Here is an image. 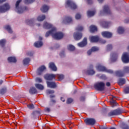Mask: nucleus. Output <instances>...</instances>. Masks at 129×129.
<instances>
[{
    "mask_svg": "<svg viewBox=\"0 0 129 129\" xmlns=\"http://www.w3.org/2000/svg\"><path fill=\"white\" fill-rule=\"evenodd\" d=\"M125 94H128L129 93V87H126L124 90Z\"/></svg>",
    "mask_w": 129,
    "mask_h": 129,
    "instance_id": "09e8293b",
    "label": "nucleus"
},
{
    "mask_svg": "<svg viewBox=\"0 0 129 129\" xmlns=\"http://www.w3.org/2000/svg\"><path fill=\"white\" fill-rule=\"evenodd\" d=\"M8 60L10 63H16V62H17V58L14 56H10L8 57Z\"/></svg>",
    "mask_w": 129,
    "mask_h": 129,
    "instance_id": "bb28decb",
    "label": "nucleus"
},
{
    "mask_svg": "<svg viewBox=\"0 0 129 129\" xmlns=\"http://www.w3.org/2000/svg\"><path fill=\"white\" fill-rule=\"evenodd\" d=\"M85 122L86 123V124H88L89 125H94V124H95V122H96V121L94 118H90L85 119Z\"/></svg>",
    "mask_w": 129,
    "mask_h": 129,
    "instance_id": "ddd939ff",
    "label": "nucleus"
},
{
    "mask_svg": "<svg viewBox=\"0 0 129 129\" xmlns=\"http://www.w3.org/2000/svg\"><path fill=\"white\" fill-rule=\"evenodd\" d=\"M43 46V42L42 41H38L34 43V46L36 48H41Z\"/></svg>",
    "mask_w": 129,
    "mask_h": 129,
    "instance_id": "b1692460",
    "label": "nucleus"
},
{
    "mask_svg": "<svg viewBox=\"0 0 129 129\" xmlns=\"http://www.w3.org/2000/svg\"><path fill=\"white\" fill-rule=\"evenodd\" d=\"M29 93L30 94H35L37 93V89L35 87L31 88L29 90Z\"/></svg>",
    "mask_w": 129,
    "mask_h": 129,
    "instance_id": "c9c22d12",
    "label": "nucleus"
},
{
    "mask_svg": "<svg viewBox=\"0 0 129 129\" xmlns=\"http://www.w3.org/2000/svg\"><path fill=\"white\" fill-rule=\"evenodd\" d=\"M110 25V22H106V21H103L102 23H101V25H102V27L104 28H107L108 26Z\"/></svg>",
    "mask_w": 129,
    "mask_h": 129,
    "instance_id": "2f4dec72",
    "label": "nucleus"
},
{
    "mask_svg": "<svg viewBox=\"0 0 129 129\" xmlns=\"http://www.w3.org/2000/svg\"><path fill=\"white\" fill-rule=\"evenodd\" d=\"M55 103H56V99L51 98L50 101L49 102V105L50 106H52V105H54V104H55Z\"/></svg>",
    "mask_w": 129,
    "mask_h": 129,
    "instance_id": "ea45409f",
    "label": "nucleus"
},
{
    "mask_svg": "<svg viewBox=\"0 0 129 129\" xmlns=\"http://www.w3.org/2000/svg\"><path fill=\"white\" fill-rule=\"evenodd\" d=\"M46 19V16H45L44 15H39L38 17H37V21H38V22H42V21H44V20H45Z\"/></svg>",
    "mask_w": 129,
    "mask_h": 129,
    "instance_id": "7c9ffc66",
    "label": "nucleus"
},
{
    "mask_svg": "<svg viewBox=\"0 0 129 129\" xmlns=\"http://www.w3.org/2000/svg\"><path fill=\"white\" fill-rule=\"evenodd\" d=\"M59 55L60 57H61V58H64V57L66 56L65 52L64 51H61L60 52Z\"/></svg>",
    "mask_w": 129,
    "mask_h": 129,
    "instance_id": "3c124183",
    "label": "nucleus"
},
{
    "mask_svg": "<svg viewBox=\"0 0 129 129\" xmlns=\"http://www.w3.org/2000/svg\"><path fill=\"white\" fill-rule=\"evenodd\" d=\"M108 14H110L109 7L107 5H105L103 7V10L100 11L99 15L100 16H104V15H107Z\"/></svg>",
    "mask_w": 129,
    "mask_h": 129,
    "instance_id": "0eeeda50",
    "label": "nucleus"
},
{
    "mask_svg": "<svg viewBox=\"0 0 129 129\" xmlns=\"http://www.w3.org/2000/svg\"><path fill=\"white\" fill-rule=\"evenodd\" d=\"M46 84L47 87H49V88H56L57 86L54 82L47 81Z\"/></svg>",
    "mask_w": 129,
    "mask_h": 129,
    "instance_id": "a211bd4d",
    "label": "nucleus"
},
{
    "mask_svg": "<svg viewBox=\"0 0 129 129\" xmlns=\"http://www.w3.org/2000/svg\"><path fill=\"white\" fill-rule=\"evenodd\" d=\"M118 84L120 85V86H122L123 84H125V79H120L118 81Z\"/></svg>",
    "mask_w": 129,
    "mask_h": 129,
    "instance_id": "72a5a7b5",
    "label": "nucleus"
},
{
    "mask_svg": "<svg viewBox=\"0 0 129 129\" xmlns=\"http://www.w3.org/2000/svg\"><path fill=\"white\" fill-rule=\"evenodd\" d=\"M4 28L5 30H6V31H8V33H10V34L13 33V30H12V27H11V26L8 25H5Z\"/></svg>",
    "mask_w": 129,
    "mask_h": 129,
    "instance_id": "cd10ccee",
    "label": "nucleus"
},
{
    "mask_svg": "<svg viewBox=\"0 0 129 129\" xmlns=\"http://www.w3.org/2000/svg\"><path fill=\"white\" fill-rule=\"evenodd\" d=\"M106 86H110V83H109V82H107V83H106Z\"/></svg>",
    "mask_w": 129,
    "mask_h": 129,
    "instance_id": "774afa93",
    "label": "nucleus"
},
{
    "mask_svg": "<svg viewBox=\"0 0 129 129\" xmlns=\"http://www.w3.org/2000/svg\"><path fill=\"white\" fill-rule=\"evenodd\" d=\"M66 7L70 8L71 10H76V9H77V5L71 0H67L66 2Z\"/></svg>",
    "mask_w": 129,
    "mask_h": 129,
    "instance_id": "423d86ee",
    "label": "nucleus"
},
{
    "mask_svg": "<svg viewBox=\"0 0 129 129\" xmlns=\"http://www.w3.org/2000/svg\"><path fill=\"white\" fill-rule=\"evenodd\" d=\"M73 19L70 16H64L61 20V23L62 25H68L70 23H72Z\"/></svg>",
    "mask_w": 129,
    "mask_h": 129,
    "instance_id": "39448f33",
    "label": "nucleus"
},
{
    "mask_svg": "<svg viewBox=\"0 0 129 129\" xmlns=\"http://www.w3.org/2000/svg\"><path fill=\"white\" fill-rule=\"evenodd\" d=\"M27 107H28L29 109H34V105L33 104L28 105Z\"/></svg>",
    "mask_w": 129,
    "mask_h": 129,
    "instance_id": "13d9d810",
    "label": "nucleus"
},
{
    "mask_svg": "<svg viewBox=\"0 0 129 129\" xmlns=\"http://www.w3.org/2000/svg\"><path fill=\"white\" fill-rule=\"evenodd\" d=\"M104 86H105V84L102 82H98L94 85L95 89L100 91L104 90Z\"/></svg>",
    "mask_w": 129,
    "mask_h": 129,
    "instance_id": "6e6552de",
    "label": "nucleus"
},
{
    "mask_svg": "<svg viewBox=\"0 0 129 129\" xmlns=\"http://www.w3.org/2000/svg\"><path fill=\"white\" fill-rule=\"evenodd\" d=\"M92 52H93V51H92V50H91V49L88 50V51L87 52V54L88 56H90V55H91V54H92Z\"/></svg>",
    "mask_w": 129,
    "mask_h": 129,
    "instance_id": "4d7b16f0",
    "label": "nucleus"
},
{
    "mask_svg": "<svg viewBox=\"0 0 129 129\" xmlns=\"http://www.w3.org/2000/svg\"><path fill=\"white\" fill-rule=\"evenodd\" d=\"M6 42L7 41L6 40V39H1L0 40V46H2V47H5V45H6Z\"/></svg>",
    "mask_w": 129,
    "mask_h": 129,
    "instance_id": "58836bf2",
    "label": "nucleus"
},
{
    "mask_svg": "<svg viewBox=\"0 0 129 129\" xmlns=\"http://www.w3.org/2000/svg\"><path fill=\"white\" fill-rule=\"evenodd\" d=\"M117 32L118 34H119L120 35L123 34V33H124V28L121 26H119L117 29Z\"/></svg>",
    "mask_w": 129,
    "mask_h": 129,
    "instance_id": "a878e982",
    "label": "nucleus"
},
{
    "mask_svg": "<svg viewBox=\"0 0 129 129\" xmlns=\"http://www.w3.org/2000/svg\"><path fill=\"white\" fill-rule=\"evenodd\" d=\"M90 41L92 43H96L99 41V37L97 36H93L90 37Z\"/></svg>",
    "mask_w": 129,
    "mask_h": 129,
    "instance_id": "aec40b11",
    "label": "nucleus"
},
{
    "mask_svg": "<svg viewBox=\"0 0 129 129\" xmlns=\"http://www.w3.org/2000/svg\"><path fill=\"white\" fill-rule=\"evenodd\" d=\"M30 61H31V59L29 57H26L24 58L23 60L24 65H28L30 63Z\"/></svg>",
    "mask_w": 129,
    "mask_h": 129,
    "instance_id": "f704fd0d",
    "label": "nucleus"
},
{
    "mask_svg": "<svg viewBox=\"0 0 129 129\" xmlns=\"http://www.w3.org/2000/svg\"><path fill=\"white\" fill-rule=\"evenodd\" d=\"M72 102H73V99L71 98L68 99L67 101V103L68 104H70V103H72Z\"/></svg>",
    "mask_w": 129,
    "mask_h": 129,
    "instance_id": "49530a36",
    "label": "nucleus"
},
{
    "mask_svg": "<svg viewBox=\"0 0 129 129\" xmlns=\"http://www.w3.org/2000/svg\"><path fill=\"white\" fill-rule=\"evenodd\" d=\"M40 114V111L38 110L34 111L33 112H32L31 114V118H33V119H35L36 118V116L37 115Z\"/></svg>",
    "mask_w": 129,
    "mask_h": 129,
    "instance_id": "5701e85b",
    "label": "nucleus"
},
{
    "mask_svg": "<svg viewBox=\"0 0 129 129\" xmlns=\"http://www.w3.org/2000/svg\"><path fill=\"white\" fill-rule=\"evenodd\" d=\"M77 31H81L83 30V27L82 26L79 25L76 28Z\"/></svg>",
    "mask_w": 129,
    "mask_h": 129,
    "instance_id": "37998d69",
    "label": "nucleus"
},
{
    "mask_svg": "<svg viewBox=\"0 0 129 129\" xmlns=\"http://www.w3.org/2000/svg\"><path fill=\"white\" fill-rule=\"evenodd\" d=\"M50 7L47 5H43L40 9L42 13H47L49 11Z\"/></svg>",
    "mask_w": 129,
    "mask_h": 129,
    "instance_id": "4be33fe9",
    "label": "nucleus"
},
{
    "mask_svg": "<svg viewBox=\"0 0 129 129\" xmlns=\"http://www.w3.org/2000/svg\"><path fill=\"white\" fill-rule=\"evenodd\" d=\"M33 23H34V22L32 20H28L27 21V23L28 24V25H29V26H32V24H33Z\"/></svg>",
    "mask_w": 129,
    "mask_h": 129,
    "instance_id": "6e6d98bb",
    "label": "nucleus"
},
{
    "mask_svg": "<svg viewBox=\"0 0 129 129\" xmlns=\"http://www.w3.org/2000/svg\"><path fill=\"white\" fill-rule=\"evenodd\" d=\"M123 63H129V54L127 52H124L121 57Z\"/></svg>",
    "mask_w": 129,
    "mask_h": 129,
    "instance_id": "9b49d317",
    "label": "nucleus"
},
{
    "mask_svg": "<svg viewBox=\"0 0 129 129\" xmlns=\"http://www.w3.org/2000/svg\"><path fill=\"white\" fill-rule=\"evenodd\" d=\"M76 20H80V19H81V15H80L79 13H77L75 16Z\"/></svg>",
    "mask_w": 129,
    "mask_h": 129,
    "instance_id": "de8ad7c7",
    "label": "nucleus"
},
{
    "mask_svg": "<svg viewBox=\"0 0 129 129\" xmlns=\"http://www.w3.org/2000/svg\"><path fill=\"white\" fill-rule=\"evenodd\" d=\"M86 73L88 74V75H94V74H95V71H94L92 68L88 69L86 72Z\"/></svg>",
    "mask_w": 129,
    "mask_h": 129,
    "instance_id": "393cba45",
    "label": "nucleus"
},
{
    "mask_svg": "<svg viewBox=\"0 0 129 129\" xmlns=\"http://www.w3.org/2000/svg\"><path fill=\"white\" fill-rule=\"evenodd\" d=\"M35 0H24V2L26 5H29V4H32V3H34Z\"/></svg>",
    "mask_w": 129,
    "mask_h": 129,
    "instance_id": "a19ab883",
    "label": "nucleus"
},
{
    "mask_svg": "<svg viewBox=\"0 0 129 129\" xmlns=\"http://www.w3.org/2000/svg\"><path fill=\"white\" fill-rule=\"evenodd\" d=\"M116 103V102H115V101L112 100L111 101V104H113V105H115Z\"/></svg>",
    "mask_w": 129,
    "mask_h": 129,
    "instance_id": "0e129e2a",
    "label": "nucleus"
},
{
    "mask_svg": "<svg viewBox=\"0 0 129 129\" xmlns=\"http://www.w3.org/2000/svg\"><path fill=\"white\" fill-rule=\"evenodd\" d=\"M42 81V79H41L40 78L37 77L35 79V82L38 83H41Z\"/></svg>",
    "mask_w": 129,
    "mask_h": 129,
    "instance_id": "c03bdc74",
    "label": "nucleus"
},
{
    "mask_svg": "<svg viewBox=\"0 0 129 129\" xmlns=\"http://www.w3.org/2000/svg\"><path fill=\"white\" fill-rule=\"evenodd\" d=\"M101 34L104 38H107V39H110L112 37V34L108 31H103Z\"/></svg>",
    "mask_w": 129,
    "mask_h": 129,
    "instance_id": "dca6fc26",
    "label": "nucleus"
},
{
    "mask_svg": "<svg viewBox=\"0 0 129 129\" xmlns=\"http://www.w3.org/2000/svg\"><path fill=\"white\" fill-rule=\"evenodd\" d=\"M95 11H88L87 13V16L89 17H93L95 15Z\"/></svg>",
    "mask_w": 129,
    "mask_h": 129,
    "instance_id": "473e14b6",
    "label": "nucleus"
},
{
    "mask_svg": "<svg viewBox=\"0 0 129 129\" xmlns=\"http://www.w3.org/2000/svg\"><path fill=\"white\" fill-rule=\"evenodd\" d=\"M105 72H106L107 73H110V74H112V73H113V71L106 68Z\"/></svg>",
    "mask_w": 129,
    "mask_h": 129,
    "instance_id": "8fccbe9b",
    "label": "nucleus"
},
{
    "mask_svg": "<svg viewBox=\"0 0 129 129\" xmlns=\"http://www.w3.org/2000/svg\"><path fill=\"white\" fill-rule=\"evenodd\" d=\"M74 38L75 40L79 41L82 38V33L79 32H75L74 34Z\"/></svg>",
    "mask_w": 129,
    "mask_h": 129,
    "instance_id": "6ab92c4d",
    "label": "nucleus"
},
{
    "mask_svg": "<svg viewBox=\"0 0 129 129\" xmlns=\"http://www.w3.org/2000/svg\"><path fill=\"white\" fill-rule=\"evenodd\" d=\"M44 78L45 79V80L51 81L52 80H54V79L56 78V75L53 74H46L44 76Z\"/></svg>",
    "mask_w": 129,
    "mask_h": 129,
    "instance_id": "f8f14e48",
    "label": "nucleus"
},
{
    "mask_svg": "<svg viewBox=\"0 0 129 129\" xmlns=\"http://www.w3.org/2000/svg\"><path fill=\"white\" fill-rule=\"evenodd\" d=\"M90 32L91 33H94V32H97V27L94 25H91L90 26Z\"/></svg>",
    "mask_w": 129,
    "mask_h": 129,
    "instance_id": "c756f323",
    "label": "nucleus"
},
{
    "mask_svg": "<svg viewBox=\"0 0 129 129\" xmlns=\"http://www.w3.org/2000/svg\"><path fill=\"white\" fill-rule=\"evenodd\" d=\"M128 126H127V125H125V126L122 127V129H128Z\"/></svg>",
    "mask_w": 129,
    "mask_h": 129,
    "instance_id": "338daca9",
    "label": "nucleus"
},
{
    "mask_svg": "<svg viewBox=\"0 0 129 129\" xmlns=\"http://www.w3.org/2000/svg\"><path fill=\"white\" fill-rule=\"evenodd\" d=\"M27 55L29 57H32V56L34 55V52L32 51H29L28 52H27Z\"/></svg>",
    "mask_w": 129,
    "mask_h": 129,
    "instance_id": "864d4df0",
    "label": "nucleus"
},
{
    "mask_svg": "<svg viewBox=\"0 0 129 129\" xmlns=\"http://www.w3.org/2000/svg\"><path fill=\"white\" fill-rule=\"evenodd\" d=\"M121 113H123V110H122V109L117 108L109 112L107 116L109 117H112V116L119 115V114H121Z\"/></svg>",
    "mask_w": 129,
    "mask_h": 129,
    "instance_id": "7ed1b4c3",
    "label": "nucleus"
},
{
    "mask_svg": "<svg viewBox=\"0 0 129 129\" xmlns=\"http://www.w3.org/2000/svg\"><path fill=\"white\" fill-rule=\"evenodd\" d=\"M58 80H63L64 79V75H59L58 76Z\"/></svg>",
    "mask_w": 129,
    "mask_h": 129,
    "instance_id": "5fc2aeb1",
    "label": "nucleus"
},
{
    "mask_svg": "<svg viewBox=\"0 0 129 129\" xmlns=\"http://www.w3.org/2000/svg\"><path fill=\"white\" fill-rule=\"evenodd\" d=\"M86 45H87V38H84L82 42L78 43V47H80L81 48L85 47Z\"/></svg>",
    "mask_w": 129,
    "mask_h": 129,
    "instance_id": "f3484780",
    "label": "nucleus"
},
{
    "mask_svg": "<svg viewBox=\"0 0 129 129\" xmlns=\"http://www.w3.org/2000/svg\"><path fill=\"white\" fill-rule=\"evenodd\" d=\"M46 71V67L44 65L40 66L37 70V75H42L44 71Z\"/></svg>",
    "mask_w": 129,
    "mask_h": 129,
    "instance_id": "4468645a",
    "label": "nucleus"
},
{
    "mask_svg": "<svg viewBox=\"0 0 129 129\" xmlns=\"http://www.w3.org/2000/svg\"><path fill=\"white\" fill-rule=\"evenodd\" d=\"M43 29H51V30L48 31L45 34V37L48 38L51 35L52 38L56 39V40H61L64 37V33L61 32H56L57 30L55 27L53 26V25L49 24L47 22H44L43 25Z\"/></svg>",
    "mask_w": 129,
    "mask_h": 129,
    "instance_id": "f257e3e1",
    "label": "nucleus"
},
{
    "mask_svg": "<svg viewBox=\"0 0 129 129\" xmlns=\"http://www.w3.org/2000/svg\"><path fill=\"white\" fill-rule=\"evenodd\" d=\"M99 4H102L103 2H104V0H97Z\"/></svg>",
    "mask_w": 129,
    "mask_h": 129,
    "instance_id": "69168bd1",
    "label": "nucleus"
},
{
    "mask_svg": "<svg viewBox=\"0 0 129 129\" xmlns=\"http://www.w3.org/2000/svg\"><path fill=\"white\" fill-rule=\"evenodd\" d=\"M100 78L101 79H104V80H105V79H107L106 76L105 75H102L100 76Z\"/></svg>",
    "mask_w": 129,
    "mask_h": 129,
    "instance_id": "bf43d9fd",
    "label": "nucleus"
},
{
    "mask_svg": "<svg viewBox=\"0 0 129 129\" xmlns=\"http://www.w3.org/2000/svg\"><path fill=\"white\" fill-rule=\"evenodd\" d=\"M129 73V66H125L123 68V71L121 72V71L116 72V75L118 76V77H123V76L125 74H128Z\"/></svg>",
    "mask_w": 129,
    "mask_h": 129,
    "instance_id": "20e7f679",
    "label": "nucleus"
},
{
    "mask_svg": "<svg viewBox=\"0 0 129 129\" xmlns=\"http://www.w3.org/2000/svg\"><path fill=\"white\" fill-rule=\"evenodd\" d=\"M96 69H97L98 71H100L101 72H105L106 68H105L104 66L99 63L96 66Z\"/></svg>",
    "mask_w": 129,
    "mask_h": 129,
    "instance_id": "2eb2a0df",
    "label": "nucleus"
},
{
    "mask_svg": "<svg viewBox=\"0 0 129 129\" xmlns=\"http://www.w3.org/2000/svg\"><path fill=\"white\" fill-rule=\"evenodd\" d=\"M55 92L53 90H46L47 94H53Z\"/></svg>",
    "mask_w": 129,
    "mask_h": 129,
    "instance_id": "a18cd8bd",
    "label": "nucleus"
},
{
    "mask_svg": "<svg viewBox=\"0 0 129 129\" xmlns=\"http://www.w3.org/2000/svg\"><path fill=\"white\" fill-rule=\"evenodd\" d=\"M67 49L69 51H70V52H73L75 51V46L72 44H69L67 46Z\"/></svg>",
    "mask_w": 129,
    "mask_h": 129,
    "instance_id": "c85d7f7f",
    "label": "nucleus"
},
{
    "mask_svg": "<svg viewBox=\"0 0 129 129\" xmlns=\"http://www.w3.org/2000/svg\"><path fill=\"white\" fill-rule=\"evenodd\" d=\"M112 48H113V46H112V44H109L106 46V50L108 52L109 51H111V50H112Z\"/></svg>",
    "mask_w": 129,
    "mask_h": 129,
    "instance_id": "4c0bfd02",
    "label": "nucleus"
},
{
    "mask_svg": "<svg viewBox=\"0 0 129 129\" xmlns=\"http://www.w3.org/2000/svg\"><path fill=\"white\" fill-rule=\"evenodd\" d=\"M118 58V53L117 52L113 51L110 54V60L111 62H115Z\"/></svg>",
    "mask_w": 129,
    "mask_h": 129,
    "instance_id": "9d476101",
    "label": "nucleus"
},
{
    "mask_svg": "<svg viewBox=\"0 0 129 129\" xmlns=\"http://www.w3.org/2000/svg\"><path fill=\"white\" fill-rule=\"evenodd\" d=\"M45 110L47 112H50V111H51V110L50 109V108H48V107L46 108Z\"/></svg>",
    "mask_w": 129,
    "mask_h": 129,
    "instance_id": "e2e57ef3",
    "label": "nucleus"
},
{
    "mask_svg": "<svg viewBox=\"0 0 129 129\" xmlns=\"http://www.w3.org/2000/svg\"><path fill=\"white\" fill-rule=\"evenodd\" d=\"M10 9H11L10 4L8 3H6L3 6H0V13H6V12L10 11Z\"/></svg>",
    "mask_w": 129,
    "mask_h": 129,
    "instance_id": "1a4fd4ad",
    "label": "nucleus"
},
{
    "mask_svg": "<svg viewBox=\"0 0 129 129\" xmlns=\"http://www.w3.org/2000/svg\"><path fill=\"white\" fill-rule=\"evenodd\" d=\"M100 43H101V44H105L106 43V41H105L104 40H102V39L100 40Z\"/></svg>",
    "mask_w": 129,
    "mask_h": 129,
    "instance_id": "680f3d73",
    "label": "nucleus"
},
{
    "mask_svg": "<svg viewBox=\"0 0 129 129\" xmlns=\"http://www.w3.org/2000/svg\"><path fill=\"white\" fill-rule=\"evenodd\" d=\"M6 91L7 89H2L1 90H0V93L1 94H5Z\"/></svg>",
    "mask_w": 129,
    "mask_h": 129,
    "instance_id": "603ef678",
    "label": "nucleus"
},
{
    "mask_svg": "<svg viewBox=\"0 0 129 129\" xmlns=\"http://www.w3.org/2000/svg\"><path fill=\"white\" fill-rule=\"evenodd\" d=\"M88 4H89V5H91V4H92V3H93V1L92 0H86Z\"/></svg>",
    "mask_w": 129,
    "mask_h": 129,
    "instance_id": "052dcab7",
    "label": "nucleus"
},
{
    "mask_svg": "<svg viewBox=\"0 0 129 129\" xmlns=\"http://www.w3.org/2000/svg\"><path fill=\"white\" fill-rule=\"evenodd\" d=\"M49 68L52 71H57V67L54 62H50L49 63Z\"/></svg>",
    "mask_w": 129,
    "mask_h": 129,
    "instance_id": "412c9836",
    "label": "nucleus"
},
{
    "mask_svg": "<svg viewBox=\"0 0 129 129\" xmlns=\"http://www.w3.org/2000/svg\"><path fill=\"white\" fill-rule=\"evenodd\" d=\"M35 86L37 89H39V90H43L44 89V86L40 84H35Z\"/></svg>",
    "mask_w": 129,
    "mask_h": 129,
    "instance_id": "e433bc0d",
    "label": "nucleus"
},
{
    "mask_svg": "<svg viewBox=\"0 0 129 129\" xmlns=\"http://www.w3.org/2000/svg\"><path fill=\"white\" fill-rule=\"evenodd\" d=\"M22 2V0H18L15 4V11L17 14H23L24 12H27L29 10L27 7L20 6V4Z\"/></svg>",
    "mask_w": 129,
    "mask_h": 129,
    "instance_id": "f03ea898",
    "label": "nucleus"
},
{
    "mask_svg": "<svg viewBox=\"0 0 129 129\" xmlns=\"http://www.w3.org/2000/svg\"><path fill=\"white\" fill-rule=\"evenodd\" d=\"M91 49L93 52H96L99 50V48L98 47L93 46L91 48Z\"/></svg>",
    "mask_w": 129,
    "mask_h": 129,
    "instance_id": "79ce46f5",
    "label": "nucleus"
}]
</instances>
